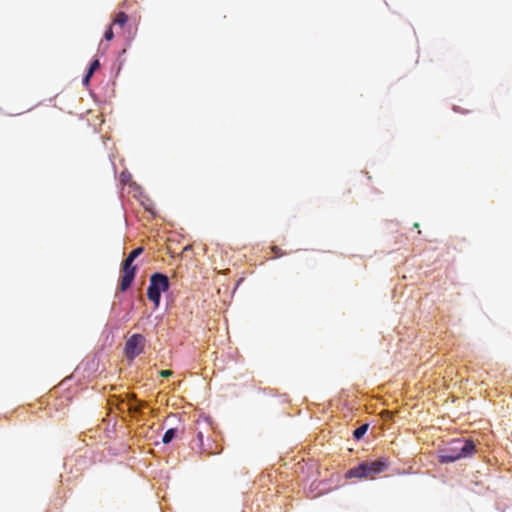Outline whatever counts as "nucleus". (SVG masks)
Here are the masks:
<instances>
[{"mask_svg":"<svg viewBox=\"0 0 512 512\" xmlns=\"http://www.w3.org/2000/svg\"><path fill=\"white\" fill-rule=\"evenodd\" d=\"M387 458H380L374 461H364L347 472L348 478L374 479L388 468Z\"/></svg>","mask_w":512,"mask_h":512,"instance_id":"1","label":"nucleus"},{"mask_svg":"<svg viewBox=\"0 0 512 512\" xmlns=\"http://www.w3.org/2000/svg\"><path fill=\"white\" fill-rule=\"evenodd\" d=\"M474 451L475 444L472 440L456 439L451 442V447L439 456V462L451 463L471 456Z\"/></svg>","mask_w":512,"mask_h":512,"instance_id":"2","label":"nucleus"},{"mask_svg":"<svg viewBox=\"0 0 512 512\" xmlns=\"http://www.w3.org/2000/svg\"><path fill=\"white\" fill-rule=\"evenodd\" d=\"M143 252L142 247H138L131 251L127 258L122 263V276L120 279L119 284V290L124 292L126 291L132 284L135 273H136V266L133 265V261Z\"/></svg>","mask_w":512,"mask_h":512,"instance_id":"3","label":"nucleus"},{"mask_svg":"<svg viewBox=\"0 0 512 512\" xmlns=\"http://www.w3.org/2000/svg\"><path fill=\"white\" fill-rule=\"evenodd\" d=\"M169 288V279L162 273H154L150 278V284L147 289V297L158 307L161 298V292Z\"/></svg>","mask_w":512,"mask_h":512,"instance_id":"4","label":"nucleus"},{"mask_svg":"<svg viewBox=\"0 0 512 512\" xmlns=\"http://www.w3.org/2000/svg\"><path fill=\"white\" fill-rule=\"evenodd\" d=\"M145 342V337L142 334H133L130 336L125 343V356L129 360L135 359L144 351Z\"/></svg>","mask_w":512,"mask_h":512,"instance_id":"5","label":"nucleus"},{"mask_svg":"<svg viewBox=\"0 0 512 512\" xmlns=\"http://www.w3.org/2000/svg\"><path fill=\"white\" fill-rule=\"evenodd\" d=\"M128 21V15L124 12H119L115 15L111 25H118L123 27Z\"/></svg>","mask_w":512,"mask_h":512,"instance_id":"6","label":"nucleus"},{"mask_svg":"<svg viewBox=\"0 0 512 512\" xmlns=\"http://www.w3.org/2000/svg\"><path fill=\"white\" fill-rule=\"evenodd\" d=\"M369 425L368 424H362L357 429L354 430L353 436L356 440L361 439L364 434L367 432Z\"/></svg>","mask_w":512,"mask_h":512,"instance_id":"7","label":"nucleus"},{"mask_svg":"<svg viewBox=\"0 0 512 512\" xmlns=\"http://www.w3.org/2000/svg\"><path fill=\"white\" fill-rule=\"evenodd\" d=\"M175 435H176V429H174V428L168 429L165 432V434L163 435L162 442L164 444L170 443L173 440V438L175 437Z\"/></svg>","mask_w":512,"mask_h":512,"instance_id":"8","label":"nucleus"},{"mask_svg":"<svg viewBox=\"0 0 512 512\" xmlns=\"http://www.w3.org/2000/svg\"><path fill=\"white\" fill-rule=\"evenodd\" d=\"M100 66V63H99V60H94L91 64H90V67L88 69V77H91L93 75V73L99 68Z\"/></svg>","mask_w":512,"mask_h":512,"instance_id":"9","label":"nucleus"},{"mask_svg":"<svg viewBox=\"0 0 512 512\" xmlns=\"http://www.w3.org/2000/svg\"><path fill=\"white\" fill-rule=\"evenodd\" d=\"M271 251L274 253L275 257H282L285 255V253L282 251V249L279 248L278 246H272Z\"/></svg>","mask_w":512,"mask_h":512,"instance_id":"10","label":"nucleus"},{"mask_svg":"<svg viewBox=\"0 0 512 512\" xmlns=\"http://www.w3.org/2000/svg\"><path fill=\"white\" fill-rule=\"evenodd\" d=\"M114 37V34H113V30H112V25L106 30L105 34H104V38L107 40V41H110L112 40Z\"/></svg>","mask_w":512,"mask_h":512,"instance_id":"11","label":"nucleus"},{"mask_svg":"<svg viewBox=\"0 0 512 512\" xmlns=\"http://www.w3.org/2000/svg\"><path fill=\"white\" fill-rule=\"evenodd\" d=\"M128 405V410L132 413H139L140 412V406H136L132 403H130V401L127 403Z\"/></svg>","mask_w":512,"mask_h":512,"instance_id":"12","label":"nucleus"},{"mask_svg":"<svg viewBox=\"0 0 512 512\" xmlns=\"http://www.w3.org/2000/svg\"><path fill=\"white\" fill-rule=\"evenodd\" d=\"M159 374L161 377L167 378V377H170L173 375V371L172 370H161L159 372Z\"/></svg>","mask_w":512,"mask_h":512,"instance_id":"13","label":"nucleus"},{"mask_svg":"<svg viewBox=\"0 0 512 512\" xmlns=\"http://www.w3.org/2000/svg\"><path fill=\"white\" fill-rule=\"evenodd\" d=\"M90 78H91V77H88V72H87V73H86V75H85V77H84V79H83V82H84L85 84H87V83L89 82Z\"/></svg>","mask_w":512,"mask_h":512,"instance_id":"14","label":"nucleus"}]
</instances>
